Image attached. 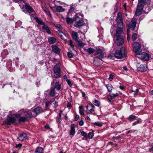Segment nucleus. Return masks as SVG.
<instances>
[{"instance_id":"obj_1","label":"nucleus","mask_w":153,"mask_h":153,"mask_svg":"<svg viewBox=\"0 0 153 153\" xmlns=\"http://www.w3.org/2000/svg\"><path fill=\"white\" fill-rule=\"evenodd\" d=\"M33 115L30 111L26 112L25 110L22 109L19 111L18 120L20 122H25L30 120Z\"/></svg>"},{"instance_id":"obj_2","label":"nucleus","mask_w":153,"mask_h":153,"mask_svg":"<svg viewBox=\"0 0 153 153\" xmlns=\"http://www.w3.org/2000/svg\"><path fill=\"white\" fill-rule=\"evenodd\" d=\"M126 55L125 49L123 47L121 48L120 50H117L114 54L115 57L118 59L125 57Z\"/></svg>"},{"instance_id":"obj_3","label":"nucleus","mask_w":153,"mask_h":153,"mask_svg":"<svg viewBox=\"0 0 153 153\" xmlns=\"http://www.w3.org/2000/svg\"><path fill=\"white\" fill-rule=\"evenodd\" d=\"M123 33L116 32V36L117 37L115 43L118 46L122 45L124 42V40L122 36Z\"/></svg>"},{"instance_id":"obj_4","label":"nucleus","mask_w":153,"mask_h":153,"mask_svg":"<svg viewBox=\"0 0 153 153\" xmlns=\"http://www.w3.org/2000/svg\"><path fill=\"white\" fill-rule=\"evenodd\" d=\"M137 23V19H133L131 20L130 23L126 25L127 27V32L129 33L130 30H134L136 27Z\"/></svg>"},{"instance_id":"obj_5","label":"nucleus","mask_w":153,"mask_h":153,"mask_svg":"<svg viewBox=\"0 0 153 153\" xmlns=\"http://www.w3.org/2000/svg\"><path fill=\"white\" fill-rule=\"evenodd\" d=\"M105 54L104 50L99 49L95 51V55L96 56V58L101 60L104 58Z\"/></svg>"},{"instance_id":"obj_6","label":"nucleus","mask_w":153,"mask_h":153,"mask_svg":"<svg viewBox=\"0 0 153 153\" xmlns=\"http://www.w3.org/2000/svg\"><path fill=\"white\" fill-rule=\"evenodd\" d=\"M134 51L136 54L140 55L142 52L140 44L137 42H135L134 43Z\"/></svg>"},{"instance_id":"obj_7","label":"nucleus","mask_w":153,"mask_h":153,"mask_svg":"<svg viewBox=\"0 0 153 153\" xmlns=\"http://www.w3.org/2000/svg\"><path fill=\"white\" fill-rule=\"evenodd\" d=\"M74 21L76 22L74 26L76 27H79L82 26L85 23L84 21L81 19H79V18L78 16H76L74 18Z\"/></svg>"},{"instance_id":"obj_8","label":"nucleus","mask_w":153,"mask_h":153,"mask_svg":"<svg viewBox=\"0 0 153 153\" xmlns=\"http://www.w3.org/2000/svg\"><path fill=\"white\" fill-rule=\"evenodd\" d=\"M95 107L92 104H88L86 106V111L89 114H95Z\"/></svg>"},{"instance_id":"obj_9","label":"nucleus","mask_w":153,"mask_h":153,"mask_svg":"<svg viewBox=\"0 0 153 153\" xmlns=\"http://www.w3.org/2000/svg\"><path fill=\"white\" fill-rule=\"evenodd\" d=\"M137 70L140 72H144L147 70V68L145 65L140 64L139 63L137 64Z\"/></svg>"},{"instance_id":"obj_10","label":"nucleus","mask_w":153,"mask_h":153,"mask_svg":"<svg viewBox=\"0 0 153 153\" xmlns=\"http://www.w3.org/2000/svg\"><path fill=\"white\" fill-rule=\"evenodd\" d=\"M53 70L54 74L57 76L55 78L60 77L61 76V69L60 66L58 65H55L53 68Z\"/></svg>"},{"instance_id":"obj_11","label":"nucleus","mask_w":153,"mask_h":153,"mask_svg":"<svg viewBox=\"0 0 153 153\" xmlns=\"http://www.w3.org/2000/svg\"><path fill=\"white\" fill-rule=\"evenodd\" d=\"M117 28L116 32L123 33V22L117 23Z\"/></svg>"},{"instance_id":"obj_12","label":"nucleus","mask_w":153,"mask_h":153,"mask_svg":"<svg viewBox=\"0 0 153 153\" xmlns=\"http://www.w3.org/2000/svg\"><path fill=\"white\" fill-rule=\"evenodd\" d=\"M140 57L141 59L144 61H148L149 59V54L145 52H143L140 53Z\"/></svg>"},{"instance_id":"obj_13","label":"nucleus","mask_w":153,"mask_h":153,"mask_svg":"<svg viewBox=\"0 0 153 153\" xmlns=\"http://www.w3.org/2000/svg\"><path fill=\"white\" fill-rule=\"evenodd\" d=\"M42 112V108L40 107H37L34 108L32 111L33 115H34L36 116Z\"/></svg>"},{"instance_id":"obj_14","label":"nucleus","mask_w":153,"mask_h":153,"mask_svg":"<svg viewBox=\"0 0 153 153\" xmlns=\"http://www.w3.org/2000/svg\"><path fill=\"white\" fill-rule=\"evenodd\" d=\"M27 138V135L24 133L19 134V136L17 137L18 139L22 141L26 140Z\"/></svg>"},{"instance_id":"obj_15","label":"nucleus","mask_w":153,"mask_h":153,"mask_svg":"<svg viewBox=\"0 0 153 153\" xmlns=\"http://www.w3.org/2000/svg\"><path fill=\"white\" fill-rule=\"evenodd\" d=\"M24 7L28 12L30 13L33 12L34 11L33 9L29 5L25 4Z\"/></svg>"},{"instance_id":"obj_16","label":"nucleus","mask_w":153,"mask_h":153,"mask_svg":"<svg viewBox=\"0 0 153 153\" xmlns=\"http://www.w3.org/2000/svg\"><path fill=\"white\" fill-rule=\"evenodd\" d=\"M145 4V2L144 1V0H139L138 1V4L137 5V7L142 9H143V7Z\"/></svg>"},{"instance_id":"obj_17","label":"nucleus","mask_w":153,"mask_h":153,"mask_svg":"<svg viewBox=\"0 0 153 153\" xmlns=\"http://www.w3.org/2000/svg\"><path fill=\"white\" fill-rule=\"evenodd\" d=\"M52 50L53 52L56 54H59L60 53V50L58 47L55 45H52L51 46Z\"/></svg>"},{"instance_id":"obj_18","label":"nucleus","mask_w":153,"mask_h":153,"mask_svg":"<svg viewBox=\"0 0 153 153\" xmlns=\"http://www.w3.org/2000/svg\"><path fill=\"white\" fill-rule=\"evenodd\" d=\"M123 19L121 13L119 12L117 15V23H119L123 22Z\"/></svg>"},{"instance_id":"obj_19","label":"nucleus","mask_w":153,"mask_h":153,"mask_svg":"<svg viewBox=\"0 0 153 153\" xmlns=\"http://www.w3.org/2000/svg\"><path fill=\"white\" fill-rule=\"evenodd\" d=\"M71 34L73 39L76 41V42H77L79 39L78 34L77 32L74 31H72V32Z\"/></svg>"},{"instance_id":"obj_20","label":"nucleus","mask_w":153,"mask_h":153,"mask_svg":"<svg viewBox=\"0 0 153 153\" xmlns=\"http://www.w3.org/2000/svg\"><path fill=\"white\" fill-rule=\"evenodd\" d=\"M42 29L44 32H46L49 34H51V32L50 29L45 24L42 26Z\"/></svg>"},{"instance_id":"obj_21","label":"nucleus","mask_w":153,"mask_h":153,"mask_svg":"<svg viewBox=\"0 0 153 153\" xmlns=\"http://www.w3.org/2000/svg\"><path fill=\"white\" fill-rule=\"evenodd\" d=\"M84 50L86 52H88V53L89 54L93 53L95 51L94 49L91 48H89L87 49L84 48Z\"/></svg>"},{"instance_id":"obj_22","label":"nucleus","mask_w":153,"mask_h":153,"mask_svg":"<svg viewBox=\"0 0 153 153\" xmlns=\"http://www.w3.org/2000/svg\"><path fill=\"white\" fill-rule=\"evenodd\" d=\"M48 42L51 44L55 43L56 41V39L53 37H49L48 38Z\"/></svg>"},{"instance_id":"obj_23","label":"nucleus","mask_w":153,"mask_h":153,"mask_svg":"<svg viewBox=\"0 0 153 153\" xmlns=\"http://www.w3.org/2000/svg\"><path fill=\"white\" fill-rule=\"evenodd\" d=\"M143 9L137 7V9L135 12V15L137 16H138L141 15Z\"/></svg>"},{"instance_id":"obj_24","label":"nucleus","mask_w":153,"mask_h":153,"mask_svg":"<svg viewBox=\"0 0 153 153\" xmlns=\"http://www.w3.org/2000/svg\"><path fill=\"white\" fill-rule=\"evenodd\" d=\"M56 10L58 12H62L65 11V9L63 8L61 6L55 5Z\"/></svg>"},{"instance_id":"obj_25","label":"nucleus","mask_w":153,"mask_h":153,"mask_svg":"<svg viewBox=\"0 0 153 153\" xmlns=\"http://www.w3.org/2000/svg\"><path fill=\"white\" fill-rule=\"evenodd\" d=\"M8 117L9 119L7 122V123L10 124V123H13L15 122L16 119L15 118L10 117Z\"/></svg>"},{"instance_id":"obj_26","label":"nucleus","mask_w":153,"mask_h":153,"mask_svg":"<svg viewBox=\"0 0 153 153\" xmlns=\"http://www.w3.org/2000/svg\"><path fill=\"white\" fill-rule=\"evenodd\" d=\"M35 19L36 20V22H37L38 24L42 25H44L45 24L43 21L39 18L37 17H36L35 18Z\"/></svg>"},{"instance_id":"obj_27","label":"nucleus","mask_w":153,"mask_h":153,"mask_svg":"<svg viewBox=\"0 0 153 153\" xmlns=\"http://www.w3.org/2000/svg\"><path fill=\"white\" fill-rule=\"evenodd\" d=\"M71 132H70V135H73L75 134V126L74 124H71Z\"/></svg>"},{"instance_id":"obj_28","label":"nucleus","mask_w":153,"mask_h":153,"mask_svg":"<svg viewBox=\"0 0 153 153\" xmlns=\"http://www.w3.org/2000/svg\"><path fill=\"white\" fill-rule=\"evenodd\" d=\"M53 88H54V89L56 88L57 90H59L61 88V84L58 82H56Z\"/></svg>"},{"instance_id":"obj_29","label":"nucleus","mask_w":153,"mask_h":153,"mask_svg":"<svg viewBox=\"0 0 153 153\" xmlns=\"http://www.w3.org/2000/svg\"><path fill=\"white\" fill-rule=\"evenodd\" d=\"M49 95L52 97H54L55 95V89L54 88H52L49 92Z\"/></svg>"},{"instance_id":"obj_30","label":"nucleus","mask_w":153,"mask_h":153,"mask_svg":"<svg viewBox=\"0 0 153 153\" xmlns=\"http://www.w3.org/2000/svg\"><path fill=\"white\" fill-rule=\"evenodd\" d=\"M84 108L81 105L79 107V113L82 116L84 115Z\"/></svg>"},{"instance_id":"obj_31","label":"nucleus","mask_w":153,"mask_h":153,"mask_svg":"<svg viewBox=\"0 0 153 153\" xmlns=\"http://www.w3.org/2000/svg\"><path fill=\"white\" fill-rule=\"evenodd\" d=\"M106 87L108 90V91L110 92H111L113 88L111 84H108L105 85Z\"/></svg>"},{"instance_id":"obj_32","label":"nucleus","mask_w":153,"mask_h":153,"mask_svg":"<svg viewBox=\"0 0 153 153\" xmlns=\"http://www.w3.org/2000/svg\"><path fill=\"white\" fill-rule=\"evenodd\" d=\"M92 102L94 105L98 107H99L100 105V102L96 99L94 100Z\"/></svg>"},{"instance_id":"obj_33","label":"nucleus","mask_w":153,"mask_h":153,"mask_svg":"<svg viewBox=\"0 0 153 153\" xmlns=\"http://www.w3.org/2000/svg\"><path fill=\"white\" fill-rule=\"evenodd\" d=\"M66 21L68 24H71L74 21V18L73 19L67 17L66 18Z\"/></svg>"},{"instance_id":"obj_34","label":"nucleus","mask_w":153,"mask_h":153,"mask_svg":"<svg viewBox=\"0 0 153 153\" xmlns=\"http://www.w3.org/2000/svg\"><path fill=\"white\" fill-rule=\"evenodd\" d=\"M43 149L41 147H38L35 152V153H43Z\"/></svg>"},{"instance_id":"obj_35","label":"nucleus","mask_w":153,"mask_h":153,"mask_svg":"<svg viewBox=\"0 0 153 153\" xmlns=\"http://www.w3.org/2000/svg\"><path fill=\"white\" fill-rule=\"evenodd\" d=\"M81 133V134L83 136L84 138H85L86 139L87 138V134L84 131H82L81 132L80 130H79L78 131V133Z\"/></svg>"},{"instance_id":"obj_36","label":"nucleus","mask_w":153,"mask_h":153,"mask_svg":"<svg viewBox=\"0 0 153 153\" xmlns=\"http://www.w3.org/2000/svg\"><path fill=\"white\" fill-rule=\"evenodd\" d=\"M77 42V45L79 47H83L85 45V44L82 43V42L79 41H78L77 42Z\"/></svg>"},{"instance_id":"obj_37","label":"nucleus","mask_w":153,"mask_h":153,"mask_svg":"<svg viewBox=\"0 0 153 153\" xmlns=\"http://www.w3.org/2000/svg\"><path fill=\"white\" fill-rule=\"evenodd\" d=\"M60 36L61 38L64 41H66L67 40V37L66 35L64 33L61 35Z\"/></svg>"},{"instance_id":"obj_38","label":"nucleus","mask_w":153,"mask_h":153,"mask_svg":"<svg viewBox=\"0 0 153 153\" xmlns=\"http://www.w3.org/2000/svg\"><path fill=\"white\" fill-rule=\"evenodd\" d=\"M107 99L110 102H113V100L114 99V97H112L111 95L107 96Z\"/></svg>"},{"instance_id":"obj_39","label":"nucleus","mask_w":153,"mask_h":153,"mask_svg":"<svg viewBox=\"0 0 153 153\" xmlns=\"http://www.w3.org/2000/svg\"><path fill=\"white\" fill-rule=\"evenodd\" d=\"M136 117L135 116L131 115L129 116V117L128 118V119L130 121H131V120H134Z\"/></svg>"},{"instance_id":"obj_40","label":"nucleus","mask_w":153,"mask_h":153,"mask_svg":"<svg viewBox=\"0 0 153 153\" xmlns=\"http://www.w3.org/2000/svg\"><path fill=\"white\" fill-rule=\"evenodd\" d=\"M94 134L93 133L91 132H89L88 135V138L90 139H91L93 138Z\"/></svg>"},{"instance_id":"obj_41","label":"nucleus","mask_w":153,"mask_h":153,"mask_svg":"<svg viewBox=\"0 0 153 153\" xmlns=\"http://www.w3.org/2000/svg\"><path fill=\"white\" fill-rule=\"evenodd\" d=\"M43 10L48 16L51 15V13L48 9H47L45 8L44 7L43 8Z\"/></svg>"},{"instance_id":"obj_42","label":"nucleus","mask_w":153,"mask_h":153,"mask_svg":"<svg viewBox=\"0 0 153 153\" xmlns=\"http://www.w3.org/2000/svg\"><path fill=\"white\" fill-rule=\"evenodd\" d=\"M93 124L96 126H97L100 127H101L102 126V124L101 123L99 122H95Z\"/></svg>"},{"instance_id":"obj_43","label":"nucleus","mask_w":153,"mask_h":153,"mask_svg":"<svg viewBox=\"0 0 153 153\" xmlns=\"http://www.w3.org/2000/svg\"><path fill=\"white\" fill-rule=\"evenodd\" d=\"M137 37V34L135 33H134L133 34L132 36V39L133 41L135 40Z\"/></svg>"},{"instance_id":"obj_44","label":"nucleus","mask_w":153,"mask_h":153,"mask_svg":"<svg viewBox=\"0 0 153 153\" xmlns=\"http://www.w3.org/2000/svg\"><path fill=\"white\" fill-rule=\"evenodd\" d=\"M66 81L69 86L71 87L73 85V84L72 83L70 79H67L66 80Z\"/></svg>"},{"instance_id":"obj_45","label":"nucleus","mask_w":153,"mask_h":153,"mask_svg":"<svg viewBox=\"0 0 153 153\" xmlns=\"http://www.w3.org/2000/svg\"><path fill=\"white\" fill-rule=\"evenodd\" d=\"M138 91H139V89L137 88L135 91L132 90L131 92H132V93H133V94L134 95H136L137 94Z\"/></svg>"},{"instance_id":"obj_46","label":"nucleus","mask_w":153,"mask_h":153,"mask_svg":"<svg viewBox=\"0 0 153 153\" xmlns=\"http://www.w3.org/2000/svg\"><path fill=\"white\" fill-rule=\"evenodd\" d=\"M67 55L68 57L71 58L73 57V55L70 52H68L67 53Z\"/></svg>"},{"instance_id":"obj_47","label":"nucleus","mask_w":153,"mask_h":153,"mask_svg":"<svg viewBox=\"0 0 153 153\" xmlns=\"http://www.w3.org/2000/svg\"><path fill=\"white\" fill-rule=\"evenodd\" d=\"M56 27L59 28L60 29L62 30L63 28V27L62 26L59 24H56L55 25Z\"/></svg>"},{"instance_id":"obj_48","label":"nucleus","mask_w":153,"mask_h":153,"mask_svg":"<svg viewBox=\"0 0 153 153\" xmlns=\"http://www.w3.org/2000/svg\"><path fill=\"white\" fill-rule=\"evenodd\" d=\"M69 45L72 48H73L74 47V45L73 44L72 41L71 40H69Z\"/></svg>"},{"instance_id":"obj_49","label":"nucleus","mask_w":153,"mask_h":153,"mask_svg":"<svg viewBox=\"0 0 153 153\" xmlns=\"http://www.w3.org/2000/svg\"><path fill=\"white\" fill-rule=\"evenodd\" d=\"M14 1L16 3H18L20 2L21 3L23 2L25 3L24 0H14Z\"/></svg>"},{"instance_id":"obj_50","label":"nucleus","mask_w":153,"mask_h":153,"mask_svg":"<svg viewBox=\"0 0 153 153\" xmlns=\"http://www.w3.org/2000/svg\"><path fill=\"white\" fill-rule=\"evenodd\" d=\"M113 76L111 74H110L109 75V77L108 78V80L110 81H111L113 79Z\"/></svg>"},{"instance_id":"obj_51","label":"nucleus","mask_w":153,"mask_h":153,"mask_svg":"<svg viewBox=\"0 0 153 153\" xmlns=\"http://www.w3.org/2000/svg\"><path fill=\"white\" fill-rule=\"evenodd\" d=\"M53 104L54 105V107L55 108H56L57 107L58 105V103L56 101H53Z\"/></svg>"},{"instance_id":"obj_52","label":"nucleus","mask_w":153,"mask_h":153,"mask_svg":"<svg viewBox=\"0 0 153 153\" xmlns=\"http://www.w3.org/2000/svg\"><path fill=\"white\" fill-rule=\"evenodd\" d=\"M140 122V121H139V120H137V121H135V122H134L132 123V126H135L136 125H137V124H138Z\"/></svg>"},{"instance_id":"obj_53","label":"nucleus","mask_w":153,"mask_h":153,"mask_svg":"<svg viewBox=\"0 0 153 153\" xmlns=\"http://www.w3.org/2000/svg\"><path fill=\"white\" fill-rule=\"evenodd\" d=\"M57 33L59 34L60 36L64 33L60 30H58L57 31Z\"/></svg>"},{"instance_id":"obj_54","label":"nucleus","mask_w":153,"mask_h":153,"mask_svg":"<svg viewBox=\"0 0 153 153\" xmlns=\"http://www.w3.org/2000/svg\"><path fill=\"white\" fill-rule=\"evenodd\" d=\"M111 95V96H112V97H114V99L115 97L118 96V94H112V95Z\"/></svg>"},{"instance_id":"obj_55","label":"nucleus","mask_w":153,"mask_h":153,"mask_svg":"<svg viewBox=\"0 0 153 153\" xmlns=\"http://www.w3.org/2000/svg\"><path fill=\"white\" fill-rule=\"evenodd\" d=\"M84 124V122L83 120H81L79 122V125L80 126L83 125Z\"/></svg>"},{"instance_id":"obj_56","label":"nucleus","mask_w":153,"mask_h":153,"mask_svg":"<svg viewBox=\"0 0 153 153\" xmlns=\"http://www.w3.org/2000/svg\"><path fill=\"white\" fill-rule=\"evenodd\" d=\"M79 118V116L78 115H76L75 117L74 120L75 121L77 120Z\"/></svg>"},{"instance_id":"obj_57","label":"nucleus","mask_w":153,"mask_h":153,"mask_svg":"<svg viewBox=\"0 0 153 153\" xmlns=\"http://www.w3.org/2000/svg\"><path fill=\"white\" fill-rule=\"evenodd\" d=\"M67 107L70 108L72 107V105L71 103L69 102L68 103L67 105Z\"/></svg>"},{"instance_id":"obj_58","label":"nucleus","mask_w":153,"mask_h":153,"mask_svg":"<svg viewBox=\"0 0 153 153\" xmlns=\"http://www.w3.org/2000/svg\"><path fill=\"white\" fill-rule=\"evenodd\" d=\"M74 10V8L71 6V8H70V9L69 10V11L70 12H71L73 11Z\"/></svg>"},{"instance_id":"obj_59","label":"nucleus","mask_w":153,"mask_h":153,"mask_svg":"<svg viewBox=\"0 0 153 153\" xmlns=\"http://www.w3.org/2000/svg\"><path fill=\"white\" fill-rule=\"evenodd\" d=\"M22 144H19L16 145V148H18L21 147L22 146Z\"/></svg>"},{"instance_id":"obj_60","label":"nucleus","mask_w":153,"mask_h":153,"mask_svg":"<svg viewBox=\"0 0 153 153\" xmlns=\"http://www.w3.org/2000/svg\"><path fill=\"white\" fill-rule=\"evenodd\" d=\"M81 93H82V97H85V93L84 92H82V91H81Z\"/></svg>"},{"instance_id":"obj_61","label":"nucleus","mask_w":153,"mask_h":153,"mask_svg":"<svg viewBox=\"0 0 153 153\" xmlns=\"http://www.w3.org/2000/svg\"><path fill=\"white\" fill-rule=\"evenodd\" d=\"M123 137V135L121 134L117 137H116L117 139H119L120 138H121Z\"/></svg>"},{"instance_id":"obj_62","label":"nucleus","mask_w":153,"mask_h":153,"mask_svg":"<svg viewBox=\"0 0 153 153\" xmlns=\"http://www.w3.org/2000/svg\"><path fill=\"white\" fill-rule=\"evenodd\" d=\"M61 121H62V119H61V117H59L58 119L57 120V122H60Z\"/></svg>"},{"instance_id":"obj_63","label":"nucleus","mask_w":153,"mask_h":153,"mask_svg":"<svg viewBox=\"0 0 153 153\" xmlns=\"http://www.w3.org/2000/svg\"><path fill=\"white\" fill-rule=\"evenodd\" d=\"M119 88L121 90H123L125 88L124 86H119Z\"/></svg>"},{"instance_id":"obj_64","label":"nucleus","mask_w":153,"mask_h":153,"mask_svg":"<svg viewBox=\"0 0 153 153\" xmlns=\"http://www.w3.org/2000/svg\"><path fill=\"white\" fill-rule=\"evenodd\" d=\"M123 68L124 70L126 71H127L128 69L126 67L124 66L123 67Z\"/></svg>"}]
</instances>
